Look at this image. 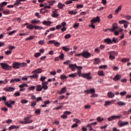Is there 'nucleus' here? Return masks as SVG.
<instances>
[{"mask_svg":"<svg viewBox=\"0 0 131 131\" xmlns=\"http://www.w3.org/2000/svg\"><path fill=\"white\" fill-rule=\"evenodd\" d=\"M12 66L13 68H14V69H19L22 68V67H26V66H27V63L26 62L19 63L18 62H15L12 64Z\"/></svg>","mask_w":131,"mask_h":131,"instance_id":"obj_1","label":"nucleus"},{"mask_svg":"<svg viewBox=\"0 0 131 131\" xmlns=\"http://www.w3.org/2000/svg\"><path fill=\"white\" fill-rule=\"evenodd\" d=\"M100 21L101 20L100 19V17L99 16H97L95 18H93L92 20H91V23L92 25H90V27H92L93 29H95L96 27L95 26V25H94V24H95V23H96V22L97 23H100Z\"/></svg>","mask_w":131,"mask_h":131,"instance_id":"obj_2","label":"nucleus"},{"mask_svg":"<svg viewBox=\"0 0 131 131\" xmlns=\"http://www.w3.org/2000/svg\"><path fill=\"white\" fill-rule=\"evenodd\" d=\"M107 54L110 56V59L111 60H115V56L118 55V53L116 51H110L107 52Z\"/></svg>","mask_w":131,"mask_h":131,"instance_id":"obj_3","label":"nucleus"},{"mask_svg":"<svg viewBox=\"0 0 131 131\" xmlns=\"http://www.w3.org/2000/svg\"><path fill=\"white\" fill-rule=\"evenodd\" d=\"M27 28H28V29H33V28H34L36 30H41L43 29V27H39L38 26H33L32 25L29 24L27 26Z\"/></svg>","mask_w":131,"mask_h":131,"instance_id":"obj_4","label":"nucleus"},{"mask_svg":"<svg viewBox=\"0 0 131 131\" xmlns=\"http://www.w3.org/2000/svg\"><path fill=\"white\" fill-rule=\"evenodd\" d=\"M122 117V115H119V116H113L108 117L107 120L108 121H113V120H116V119H120Z\"/></svg>","mask_w":131,"mask_h":131,"instance_id":"obj_5","label":"nucleus"},{"mask_svg":"<svg viewBox=\"0 0 131 131\" xmlns=\"http://www.w3.org/2000/svg\"><path fill=\"white\" fill-rule=\"evenodd\" d=\"M0 65L2 67V69H4V70H10L12 68L11 66L7 63H1Z\"/></svg>","mask_w":131,"mask_h":131,"instance_id":"obj_6","label":"nucleus"},{"mask_svg":"<svg viewBox=\"0 0 131 131\" xmlns=\"http://www.w3.org/2000/svg\"><path fill=\"white\" fill-rule=\"evenodd\" d=\"M5 105L8 107V108H13L12 105H15V101L9 100L5 102Z\"/></svg>","mask_w":131,"mask_h":131,"instance_id":"obj_7","label":"nucleus"},{"mask_svg":"<svg viewBox=\"0 0 131 131\" xmlns=\"http://www.w3.org/2000/svg\"><path fill=\"white\" fill-rule=\"evenodd\" d=\"M119 27H118V24L115 23L112 25V28L110 29V31H112V32L115 31V30H117Z\"/></svg>","mask_w":131,"mask_h":131,"instance_id":"obj_8","label":"nucleus"},{"mask_svg":"<svg viewBox=\"0 0 131 131\" xmlns=\"http://www.w3.org/2000/svg\"><path fill=\"white\" fill-rule=\"evenodd\" d=\"M81 76L84 78H86L88 80L90 79H92V76H91V72L88 73H83L81 74Z\"/></svg>","mask_w":131,"mask_h":131,"instance_id":"obj_9","label":"nucleus"},{"mask_svg":"<svg viewBox=\"0 0 131 131\" xmlns=\"http://www.w3.org/2000/svg\"><path fill=\"white\" fill-rule=\"evenodd\" d=\"M92 56V54L89 53L88 51H84L82 52V57H83L85 59L90 58Z\"/></svg>","mask_w":131,"mask_h":131,"instance_id":"obj_10","label":"nucleus"},{"mask_svg":"<svg viewBox=\"0 0 131 131\" xmlns=\"http://www.w3.org/2000/svg\"><path fill=\"white\" fill-rule=\"evenodd\" d=\"M118 124L121 127L122 126H125V125H128V124H129L128 122H123L122 121H119L118 122Z\"/></svg>","mask_w":131,"mask_h":131,"instance_id":"obj_11","label":"nucleus"},{"mask_svg":"<svg viewBox=\"0 0 131 131\" xmlns=\"http://www.w3.org/2000/svg\"><path fill=\"white\" fill-rule=\"evenodd\" d=\"M31 117V116H28L27 117L24 118L25 121H26L27 124L32 123L33 120H30Z\"/></svg>","mask_w":131,"mask_h":131,"instance_id":"obj_12","label":"nucleus"},{"mask_svg":"<svg viewBox=\"0 0 131 131\" xmlns=\"http://www.w3.org/2000/svg\"><path fill=\"white\" fill-rule=\"evenodd\" d=\"M48 84H49L48 82H42L41 83L42 89H43L45 91L48 90V89H49V87L48 86Z\"/></svg>","mask_w":131,"mask_h":131,"instance_id":"obj_13","label":"nucleus"},{"mask_svg":"<svg viewBox=\"0 0 131 131\" xmlns=\"http://www.w3.org/2000/svg\"><path fill=\"white\" fill-rule=\"evenodd\" d=\"M3 91H5V92H14L15 88L13 87H5L3 89Z\"/></svg>","mask_w":131,"mask_h":131,"instance_id":"obj_14","label":"nucleus"},{"mask_svg":"<svg viewBox=\"0 0 131 131\" xmlns=\"http://www.w3.org/2000/svg\"><path fill=\"white\" fill-rule=\"evenodd\" d=\"M42 72V70H41V69H40V68H39V69H37L34 70L32 72V73L37 74L36 73H39H39H41Z\"/></svg>","mask_w":131,"mask_h":131,"instance_id":"obj_15","label":"nucleus"},{"mask_svg":"<svg viewBox=\"0 0 131 131\" xmlns=\"http://www.w3.org/2000/svg\"><path fill=\"white\" fill-rule=\"evenodd\" d=\"M113 103H114V100L106 101L104 103V106L107 107V106H109V105H111Z\"/></svg>","mask_w":131,"mask_h":131,"instance_id":"obj_16","label":"nucleus"},{"mask_svg":"<svg viewBox=\"0 0 131 131\" xmlns=\"http://www.w3.org/2000/svg\"><path fill=\"white\" fill-rule=\"evenodd\" d=\"M76 67H77V65H76V64H71L69 65V68L71 69L72 71H74Z\"/></svg>","mask_w":131,"mask_h":131,"instance_id":"obj_17","label":"nucleus"},{"mask_svg":"<svg viewBox=\"0 0 131 131\" xmlns=\"http://www.w3.org/2000/svg\"><path fill=\"white\" fill-rule=\"evenodd\" d=\"M121 79V76L119 74H117L116 76H115L113 78V80L114 81H117V80H120V79Z\"/></svg>","mask_w":131,"mask_h":131,"instance_id":"obj_18","label":"nucleus"},{"mask_svg":"<svg viewBox=\"0 0 131 131\" xmlns=\"http://www.w3.org/2000/svg\"><path fill=\"white\" fill-rule=\"evenodd\" d=\"M104 41L107 45H111L112 43V41L110 38L104 39Z\"/></svg>","mask_w":131,"mask_h":131,"instance_id":"obj_19","label":"nucleus"},{"mask_svg":"<svg viewBox=\"0 0 131 131\" xmlns=\"http://www.w3.org/2000/svg\"><path fill=\"white\" fill-rule=\"evenodd\" d=\"M28 77H29L30 78H31V79H32V78H34V79H36V78H38V74H34V75L32 76H29Z\"/></svg>","mask_w":131,"mask_h":131,"instance_id":"obj_20","label":"nucleus"},{"mask_svg":"<svg viewBox=\"0 0 131 131\" xmlns=\"http://www.w3.org/2000/svg\"><path fill=\"white\" fill-rule=\"evenodd\" d=\"M19 126L18 125H11L9 127V130H12V129H15V128H19Z\"/></svg>","mask_w":131,"mask_h":131,"instance_id":"obj_21","label":"nucleus"},{"mask_svg":"<svg viewBox=\"0 0 131 131\" xmlns=\"http://www.w3.org/2000/svg\"><path fill=\"white\" fill-rule=\"evenodd\" d=\"M115 96V94H114L111 92L107 93V96L108 97V98H110L111 99H112V98H114Z\"/></svg>","mask_w":131,"mask_h":131,"instance_id":"obj_22","label":"nucleus"},{"mask_svg":"<svg viewBox=\"0 0 131 131\" xmlns=\"http://www.w3.org/2000/svg\"><path fill=\"white\" fill-rule=\"evenodd\" d=\"M36 90L37 92H41L42 90V87L41 85H37V86H36Z\"/></svg>","mask_w":131,"mask_h":131,"instance_id":"obj_23","label":"nucleus"},{"mask_svg":"<svg viewBox=\"0 0 131 131\" xmlns=\"http://www.w3.org/2000/svg\"><path fill=\"white\" fill-rule=\"evenodd\" d=\"M117 104L118 105V106H125L126 105V103L123 101H119L117 102Z\"/></svg>","mask_w":131,"mask_h":131,"instance_id":"obj_24","label":"nucleus"},{"mask_svg":"<svg viewBox=\"0 0 131 131\" xmlns=\"http://www.w3.org/2000/svg\"><path fill=\"white\" fill-rule=\"evenodd\" d=\"M67 91V90L66 89V87H64L61 89V91L59 92V95H61V94H65V92Z\"/></svg>","mask_w":131,"mask_h":131,"instance_id":"obj_25","label":"nucleus"},{"mask_svg":"<svg viewBox=\"0 0 131 131\" xmlns=\"http://www.w3.org/2000/svg\"><path fill=\"white\" fill-rule=\"evenodd\" d=\"M42 23L43 25H47V26H50L52 24V23L51 21L46 20L43 21Z\"/></svg>","mask_w":131,"mask_h":131,"instance_id":"obj_26","label":"nucleus"},{"mask_svg":"<svg viewBox=\"0 0 131 131\" xmlns=\"http://www.w3.org/2000/svg\"><path fill=\"white\" fill-rule=\"evenodd\" d=\"M122 8V5H120L118 7V8L115 10V14H118L120 11H121V8Z\"/></svg>","mask_w":131,"mask_h":131,"instance_id":"obj_27","label":"nucleus"},{"mask_svg":"<svg viewBox=\"0 0 131 131\" xmlns=\"http://www.w3.org/2000/svg\"><path fill=\"white\" fill-rule=\"evenodd\" d=\"M58 15L57 14V10H55L54 11H53V14H52V17L54 18H57L58 17Z\"/></svg>","mask_w":131,"mask_h":131,"instance_id":"obj_28","label":"nucleus"},{"mask_svg":"<svg viewBox=\"0 0 131 131\" xmlns=\"http://www.w3.org/2000/svg\"><path fill=\"white\" fill-rule=\"evenodd\" d=\"M41 14H46V13H49V10H46V9H41L40 10Z\"/></svg>","mask_w":131,"mask_h":131,"instance_id":"obj_29","label":"nucleus"},{"mask_svg":"<svg viewBox=\"0 0 131 131\" xmlns=\"http://www.w3.org/2000/svg\"><path fill=\"white\" fill-rule=\"evenodd\" d=\"M19 81H21L20 79H12L10 81V83H12V82H19Z\"/></svg>","mask_w":131,"mask_h":131,"instance_id":"obj_30","label":"nucleus"},{"mask_svg":"<svg viewBox=\"0 0 131 131\" xmlns=\"http://www.w3.org/2000/svg\"><path fill=\"white\" fill-rule=\"evenodd\" d=\"M97 74L99 76H104L105 75V74H104V71L100 70L98 72Z\"/></svg>","mask_w":131,"mask_h":131,"instance_id":"obj_31","label":"nucleus"},{"mask_svg":"<svg viewBox=\"0 0 131 131\" xmlns=\"http://www.w3.org/2000/svg\"><path fill=\"white\" fill-rule=\"evenodd\" d=\"M2 101H4L5 103H6V102H7V97H6L5 96L1 97H0V102H2Z\"/></svg>","mask_w":131,"mask_h":131,"instance_id":"obj_32","label":"nucleus"},{"mask_svg":"<svg viewBox=\"0 0 131 131\" xmlns=\"http://www.w3.org/2000/svg\"><path fill=\"white\" fill-rule=\"evenodd\" d=\"M28 88V85L27 84H23L19 85L20 89H23V88Z\"/></svg>","mask_w":131,"mask_h":131,"instance_id":"obj_33","label":"nucleus"},{"mask_svg":"<svg viewBox=\"0 0 131 131\" xmlns=\"http://www.w3.org/2000/svg\"><path fill=\"white\" fill-rule=\"evenodd\" d=\"M40 22V21H39V20H32L31 21V23H32L33 24H37V23H39Z\"/></svg>","mask_w":131,"mask_h":131,"instance_id":"obj_34","label":"nucleus"},{"mask_svg":"<svg viewBox=\"0 0 131 131\" xmlns=\"http://www.w3.org/2000/svg\"><path fill=\"white\" fill-rule=\"evenodd\" d=\"M96 120L98 122H101V121H103L104 120V118H101V117H98L96 118Z\"/></svg>","mask_w":131,"mask_h":131,"instance_id":"obj_35","label":"nucleus"},{"mask_svg":"<svg viewBox=\"0 0 131 131\" xmlns=\"http://www.w3.org/2000/svg\"><path fill=\"white\" fill-rule=\"evenodd\" d=\"M64 6H65V5L62 4V3H58V7L59 9H63V8L64 7Z\"/></svg>","mask_w":131,"mask_h":131,"instance_id":"obj_36","label":"nucleus"},{"mask_svg":"<svg viewBox=\"0 0 131 131\" xmlns=\"http://www.w3.org/2000/svg\"><path fill=\"white\" fill-rule=\"evenodd\" d=\"M32 39H34V36H30L26 39V40H31Z\"/></svg>","mask_w":131,"mask_h":131,"instance_id":"obj_37","label":"nucleus"},{"mask_svg":"<svg viewBox=\"0 0 131 131\" xmlns=\"http://www.w3.org/2000/svg\"><path fill=\"white\" fill-rule=\"evenodd\" d=\"M2 83V84H6V83H8V80L6 79L5 80L3 81H1L0 80V84Z\"/></svg>","mask_w":131,"mask_h":131,"instance_id":"obj_38","label":"nucleus"},{"mask_svg":"<svg viewBox=\"0 0 131 131\" xmlns=\"http://www.w3.org/2000/svg\"><path fill=\"white\" fill-rule=\"evenodd\" d=\"M77 75V73H75L73 74H71L69 75V77H75V76H76Z\"/></svg>","mask_w":131,"mask_h":131,"instance_id":"obj_39","label":"nucleus"},{"mask_svg":"<svg viewBox=\"0 0 131 131\" xmlns=\"http://www.w3.org/2000/svg\"><path fill=\"white\" fill-rule=\"evenodd\" d=\"M73 121H74V122H76L77 123H81V121H80V120H79L78 119H74Z\"/></svg>","mask_w":131,"mask_h":131,"instance_id":"obj_40","label":"nucleus"},{"mask_svg":"<svg viewBox=\"0 0 131 131\" xmlns=\"http://www.w3.org/2000/svg\"><path fill=\"white\" fill-rule=\"evenodd\" d=\"M69 14L70 15H75V14H77V12H74V11H69Z\"/></svg>","mask_w":131,"mask_h":131,"instance_id":"obj_41","label":"nucleus"},{"mask_svg":"<svg viewBox=\"0 0 131 131\" xmlns=\"http://www.w3.org/2000/svg\"><path fill=\"white\" fill-rule=\"evenodd\" d=\"M62 50L63 51H64V52H69V51H70V48H67L66 47H62Z\"/></svg>","mask_w":131,"mask_h":131,"instance_id":"obj_42","label":"nucleus"},{"mask_svg":"<svg viewBox=\"0 0 131 131\" xmlns=\"http://www.w3.org/2000/svg\"><path fill=\"white\" fill-rule=\"evenodd\" d=\"M60 79H67V77L65 75H60Z\"/></svg>","mask_w":131,"mask_h":131,"instance_id":"obj_43","label":"nucleus"},{"mask_svg":"<svg viewBox=\"0 0 131 131\" xmlns=\"http://www.w3.org/2000/svg\"><path fill=\"white\" fill-rule=\"evenodd\" d=\"M28 89L29 90V91H34V90H35V87L34 86H32L29 87Z\"/></svg>","mask_w":131,"mask_h":131,"instance_id":"obj_44","label":"nucleus"},{"mask_svg":"<svg viewBox=\"0 0 131 131\" xmlns=\"http://www.w3.org/2000/svg\"><path fill=\"white\" fill-rule=\"evenodd\" d=\"M46 79H47L46 77H41L40 78V81H42V82H45V80H46Z\"/></svg>","mask_w":131,"mask_h":131,"instance_id":"obj_45","label":"nucleus"},{"mask_svg":"<svg viewBox=\"0 0 131 131\" xmlns=\"http://www.w3.org/2000/svg\"><path fill=\"white\" fill-rule=\"evenodd\" d=\"M70 37H71V35H70V34H67L64 36L65 39H68L69 38H70Z\"/></svg>","mask_w":131,"mask_h":131,"instance_id":"obj_46","label":"nucleus"},{"mask_svg":"<svg viewBox=\"0 0 131 131\" xmlns=\"http://www.w3.org/2000/svg\"><path fill=\"white\" fill-rule=\"evenodd\" d=\"M61 45V43L58 42V41H55L54 42V46L55 47H60V45Z\"/></svg>","mask_w":131,"mask_h":131,"instance_id":"obj_47","label":"nucleus"},{"mask_svg":"<svg viewBox=\"0 0 131 131\" xmlns=\"http://www.w3.org/2000/svg\"><path fill=\"white\" fill-rule=\"evenodd\" d=\"M128 24H129V23L128 21H126V22L124 24V28H127Z\"/></svg>","mask_w":131,"mask_h":131,"instance_id":"obj_48","label":"nucleus"},{"mask_svg":"<svg viewBox=\"0 0 131 131\" xmlns=\"http://www.w3.org/2000/svg\"><path fill=\"white\" fill-rule=\"evenodd\" d=\"M49 6H53L55 4V1H48Z\"/></svg>","mask_w":131,"mask_h":131,"instance_id":"obj_49","label":"nucleus"},{"mask_svg":"<svg viewBox=\"0 0 131 131\" xmlns=\"http://www.w3.org/2000/svg\"><path fill=\"white\" fill-rule=\"evenodd\" d=\"M64 54L61 53L60 55L59 56V58H60V60H64Z\"/></svg>","mask_w":131,"mask_h":131,"instance_id":"obj_50","label":"nucleus"},{"mask_svg":"<svg viewBox=\"0 0 131 131\" xmlns=\"http://www.w3.org/2000/svg\"><path fill=\"white\" fill-rule=\"evenodd\" d=\"M83 8V5L79 4L77 6V9H82Z\"/></svg>","mask_w":131,"mask_h":131,"instance_id":"obj_51","label":"nucleus"},{"mask_svg":"<svg viewBox=\"0 0 131 131\" xmlns=\"http://www.w3.org/2000/svg\"><path fill=\"white\" fill-rule=\"evenodd\" d=\"M113 42L116 43V42H117V39L115 38V37L113 38L112 39V43H113Z\"/></svg>","mask_w":131,"mask_h":131,"instance_id":"obj_52","label":"nucleus"},{"mask_svg":"<svg viewBox=\"0 0 131 131\" xmlns=\"http://www.w3.org/2000/svg\"><path fill=\"white\" fill-rule=\"evenodd\" d=\"M3 14H4V15H9L10 14V11H8V10L3 11Z\"/></svg>","mask_w":131,"mask_h":131,"instance_id":"obj_53","label":"nucleus"},{"mask_svg":"<svg viewBox=\"0 0 131 131\" xmlns=\"http://www.w3.org/2000/svg\"><path fill=\"white\" fill-rule=\"evenodd\" d=\"M16 32H17V31H13L12 32L8 33V35H13V34H14V33H16Z\"/></svg>","mask_w":131,"mask_h":131,"instance_id":"obj_54","label":"nucleus"},{"mask_svg":"<svg viewBox=\"0 0 131 131\" xmlns=\"http://www.w3.org/2000/svg\"><path fill=\"white\" fill-rule=\"evenodd\" d=\"M95 64H99V63H100V62H101L100 61V59L99 58H95Z\"/></svg>","mask_w":131,"mask_h":131,"instance_id":"obj_55","label":"nucleus"},{"mask_svg":"<svg viewBox=\"0 0 131 131\" xmlns=\"http://www.w3.org/2000/svg\"><path fill=\"white\" fill-rule=\"evenodd\" d=\"M21 104H27L28 103V101L26 100L23 99L21 101Z\"/></svg>","mask_w":131,"mask_h":131,"instance_id":"obj_56","label":"nucleus"},{"mask_svg":"<svg viewBox=\"0 0 131 131\" xmlns=\"http://www.w3.org/2000/svg\"><path fill=\"white\" fill-rule=\"evenodd\" d=\"M77 74H78L79 77H80V76H81V75L82 74H81V70H78Z\"/></svg>","mask_w":131,"mask_h":131,"instance_id":"obj_57","label":"nucleus"},{"mask_svg":"<svg viewBox=\"0 0 131 131\" xmlns=\"http://www.w3.org/2000/svg\"><path fill=\"white\" fill-rule=\"evenodd\" d=\"M8 3L6 2H3L1 4V8H3V7H4V6H7V4Z\"/></svg>","mask_w":131,"mask_h":131,"instance_id":"obj_58","label":"nucleus"},{"mask_svg":"<svg viewBox=\"0 0 131 131\" xmlns=\"http://www.w3.org/2000/svg\"><path fill=\"white\" fill-rule=\"evenodd\" d=\"M38 44L41 45H44L45 44V40L39 41H38Z\"/></svg>","mask_w":131,"mask_h":131,"instance_id":"obj_59","label":"nucleus"},{"mask_svg":"<svg viewBox=\"0 0 131 131\" xmlns=\"http://www.w3.org/2000/svg\"><path fill=\"white\" fill-rule=\"evenodd\" d=\"M72 3H73L72 0H69V1L65 2V4L66 5H70L72 4Z\"/></svg>","mask_w":131,"mask_h":131,"instance_id":"obj_60","label":"nucleus"},{"mask_svg":"<svg viewBox=\"0 0 131 131\" xmlns=\"http://www.w3.org/2000/svg\"><path fill=\"white\" fill-rule=\"evenodd\" d=\"M35 113L36 114H38L39 115V114H40V109H37L35 111Z\"/></svg>","mask_w":131,"mask_h":131,"instance_id":"obj_61","label":"nucleus"},{"mask_svg":"<svg viewBox=\"0 0 131 131\" xmlns=\"http://www.w3.org/2000/svg\"><path fill=\"white\" fill-rule=\"evenodd\" d=\"M127 61H129V59L127 58H123L121 59V62H127Z\"/></svg>","mask_w":131,"mask_h":131,"instance_id":"obj_62","label":"nucleus"},{"mask_svg":"<svg viewBox=\"0 0 131 131\" xmlns=\"http://www.w3.org/2000/svg\"><path fill=\"white\" fill-rule=\"evenodd\" d=\"M120 96H125V95H126V92L124 91L122 92H120Z\"/></svg>","mask_w":131,"mask_h":131,"instance_id":"obj_63","label":"nucleus"},{"mask_svg":"<svg viewBox=\"0 0 131 131\" xmlns=\"http://www.w3.org/2000/svg\"><path fill=\"white\" fill-rule=\"evenodd\" d=\"M125 19H127V20H130L131 19V16L130 15H126L125 16Z\"/></svg>","mask_w":131,"mask_h":131,"instance_id":"obj_64","label":"nucleus"}]
</instances>
